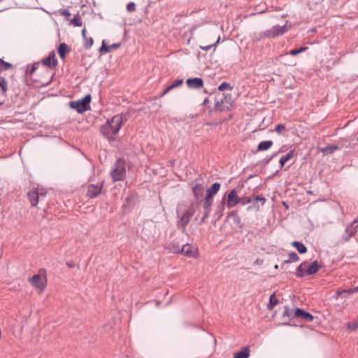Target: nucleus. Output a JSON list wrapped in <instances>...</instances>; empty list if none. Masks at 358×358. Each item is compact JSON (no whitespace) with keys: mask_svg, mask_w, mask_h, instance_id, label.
I'll return each instance as SVG.
<instances>
[{"mask_svg":"<svg viewBox=\"0 0 358 358\" xmlns=\"http://www.w3.org/2000/svg\"><path fill=\"white\" fill-rule=\"evenodd\" d=\"M127 121V117L123 114H117L107 122L101 127V134L108 141H114L115 135L118 133L122 124Z\"/></svg>","mask_w":358,"mask_h":358,"instance_id":"nucleus-1","label":"nucleus"},{"mask_svg":"<svg viewBox=\"0 0 358 358\" xmlns=\"http://www.w3.org/2000/svg\"><path fill=\"white\" fill-rule=\"evenodd\" d=\"M194 213L195 209L193 205L189 206L185 208H183L182 206H179L177 208V216L178 218L177 227L182 230V233H186V227Z\"/></svg>","mask_w":358,"mask_h":358,"instance_id":"nucleus-2","label":"nucleus"},{"mask_svg":"<svg viewBox=\"0 0 358 358\" xmlns=\"http://www.w3.org/2000/svg\"><path fill=\"white\" fill-rule=\"evenodd\" d=\"M91 95L87 94L82 99L69 102V106L78 113H83L90 108Z\"/></svg>","mask_w":358,"mask_h":358,"instance_id":"nucleus-3","label":"nucleus"},{"mask_svg":"<svg viewBox=\"0 0 358 358\" xmlns=\"http://www.w3.org/2000/svg\"><path fill=\"white\" fill-rule=\"evenodd\" d=\"M126 175L125 162L120 159H118L115 164V168L110 171V176L113 181L122 180Z\"/></svg>","mask_w":358,"mask_h":358,"instance_id":"nucleus-4","label":"nucleus"},{"mask_svg":"<svg viewBox=\"0 0 358 358\" xmlns=\"http://www.w3.org/2000/svg\"><path fill=\"white\" fill-rule=\"evenodd\" d=\"M46 271L45 269H40L39 274L33 275L29 278V282L36 289L43 291L47 285L45 277Z\"/></svg>","mask_w":358,"mask_h":358,"instance_id":"nucleus-5","label":"nucleus"},{"mask_svg":"<svg viewBox=\"0 0 358 358\" xmlns=\"http://www.w3.org/2000/svg\"><path fill=\"white\" fill-rule=\"evenodd\" d=\"M46 196V192L43 189L35 188L28 192L27 198L32 207H36L39 200H42Z\"/></svg>","mask_w":358,"mask_h":358,"instance_id":"nucleus-6","label":"nucleus"},{"mask_svg":"<svg viewBox=\"0 0 358 358\" xmlns=\"http://www.w3.org/2000/svg\"><path fill=\"white\" fill-rule=\"evenodd\" d=\"M173 253L175 254H182L185 255L187 257H194L195 258L198 254L197 248L193 246L191 244L186 243L182 246L181 248H178V250H174Z\"/></svg>","mask_w":358,"mask_h":358,"instance_id":"nucleus-7","label":"nucleus"},{"mask_svg":"<svg viewBox=\"0 0 358 358\" xmlns=\"http://www.w3.org/2000/svg\"><path fill=\"white\" fill-rule=\"evenodd\" d=\"M104 181L96 184H90L87 186V196L90 199L96 198L102 192Z\"/></svg>","mask_w":358,"mask_h":358,"instance_id":"nucleus-8","label":"nucleus"},{"mask_svg":"<svg viewBox=\"0 0 358 358\" xmlns=\"http://www.w3.org/2000/svg\"><path fill=\"white\" fill-rule=\"evenodd\" d=\"M287 31L286 25L280 26L275 25L272 27L271 29L266 30L264 33V36L267 38H275L276 36L284 34Z\"/></svg>","mask_w":358,"mask_h":358,"instance_id":"nucleus-9","label":"nucleus"},{"mask_svg":"<svg viewBox=\"0 0 358 358\" xmlns=\"http://www.w3.org/2000/svg\"><path fill=\"white\" fill-rule=\"evenodd\" d=\"M357 222L358 221L355 220L350 224L346 227L345 232L342 236V238L344 241H348L350 238L357 233L358 229Z\"/></svg>","mask_w":358,"mask_h":358,"instance_id":"nucleus-10","label":"nucleus"},{"mask_svg":"<svg viewBox=\"0 0 358 358\" xmlns=\"http://www.w3.org/2000/svg\"><path fill=\"white\" fill-rule=\"evenodd\" d=\"M222 98L217 99L215 101V111L223 112V111H227V110H230V107L229 106V101L227 100V95H226L225 94H222Z\"/></svg>","mask_w":358,"mask_h":358,"instance_id":"nucleus-11","label":"nucleus"},{"mask_svg":"<svg viewBox=\"0 0 358 358\" xmlns=\"http://www.w3.org/2000/svg\"><path fill=\"white\" fill-rule=\"evenodd\" d=\"M240 196H238V192L236 189H233L229 192V193L227 194V197L226 199V205L228 208H231L234 206H236L237 204L239 203Z\"/></svg>","mask_w":358,"mask_h":358,"instance_id":"nucleus-12","label":"nucleus"},{"mask_svg":"<svg viewBox=\"0 0 358 358\" xmlns=\"http://www.w3.org/2000/svg\"><path fill=\"white\" fill-rule=\"evenodd\" d=\"M294 316H295V318H299L304 322H312L314 319L313 315L300 308H297L294 310Z\"/></svg>","mask_w":358,"mask_h":358,"instance_id":"nucleus-13","label":"nucleus"},{"mask_svg":"<svg viewBox=\"0 0 358 358\" xmlns=\"http://www.w3.org/2000/svg\"><path fill=\"white\" fill-rule=\"evenodd\" d=\"M41 64L49 68L53 69L57 65V59L55 51L50 52L48 56L41 60Z\"/></svg>","mask_w":358,"mask_h":358,"instance_id":"nucleus-14","label":"nucleus"},{"mask_svg":"<svg viewBox=\"0 0 358 358\" xmlns=\"http://www.w3.org/2000/svg\"><path fill=\"white\" fill-rule=\"evenodd\" d=\"M186 84L189 89H200L203 87V80L198 77L188 78Z\"/></svg>","mask_w":358,"mask_h":358,"instance_id":"nucleus-15","label":"nucleus"},{"mask_svg":"<svg viewBox=\"0 0 358 358\" xmlns=\"http://www.w3.org/2000/svg\"><path fill=\"white\" fill-rule=\"evenodd\" d=\"M226 203V196H224L220 203L217 205L215 211L214 213V218L215 221L219 220L223 215V212L225 208Z\"/></svg>","mask_w":358,"mask_h":358,"instance_id":"nucleus-16","label":"nucleus"},{"mask_svg":"<svg viewBox=\"0 0 358 358\" xmlns=\"http://www.w3.org/2000/svg\"><path fill=\"white\" fill-rule=\"evenodd\" d=\"M220 183L214 182L210 187L206 189V194L205 198L213 199L214 195H215L220 189Z\"/></svg>","mask_w":358,"mask_h":358,"instance_id":"nucleus-17","label":"nucleus"},{"mask_svg":"<svg viewBox=\"0 0 358 358\" xmlns=\"http://www.w3.org/2000/svg\"><path fill=\"white\" fill-rule=\"evenodd\" d=\"M321 267L322 265L317 261H314L307 266L306 275H310L316 273Z\"/></svg>","mask_w":358,"mask_h":358,"instance_id":"nucleus-18","label":"nucleus"},{"mask_svg":"<svg viewBox=\"0 0 358 358\" xmlns=\"http://www.w3.org/2000/svg\"><path fill=\"white\" fill-rule=\"evenodd\" d=\"M307 262H302L296 269V275L299 278H302L306 274Z\"/></svg>","mask_w":358,"mask_h":358,"instance_id":"nucleus-19","label":"nucleus"},{"mask_svg":"<svg viewBox=\"0 0 358 358\" xmlns=\"http://www.w3.org/2000/svg\"><path fill=\"white\" fill-rule=\"evenodd\" d=\"M294 152H295L294 150H291L289 151V152L286 155L282 157L280 159V160H279L280 169H282L284 166V165L285 164V163L293 157Z\"/></svg>","mask_w":358,"mask_h":358,"instance_id":"nucleus-20","label":"nucleus"},{"mask_svg":"<svg viewBox=\"0 0 358 358\" xmlns=\"http://www.w3.org/2000/svg\"><path fill=\"white\" fill-rule=\"evenodd\" d=\"M69 51V46L64 43H60L57 48V52L62 59H64Z\"/></svg>","mask_w":358,"mask_h":358,"instance_id":"nucleus-21","label":"nucleus"},{"mask_svg":"<svg viewBox=\"0 0 358 358\" xmlns=\"http://www.w3.org/2000/svg\"><path fill=\"white\" fill-rule=\"evenodd\" d=\"M273 143L271 140L261 141L257 145V151L267 150L273 145Z\"/></svg>","mask_w":358,"mask_h":358,"instance_id":"nucleus-22","label":"nucleus"},{"mask_svg":"<svg viewBox=\"0 0 358 358\" xmlns=\"http://www.w3.org/2000/svg\"><path fill=\"white\" fill-rule=\"evenodd\" d=\"M299 259V257L298 255L295 252H291L289 254L288 259L283 261V262H282V264L281 265V267L283 268V266L285 264H287L288 263H292V262H297Z\"/></svg>","mask_w":358,"mask_h":358,"instance_id":"nucleus-23","label":"nucleus"},{"mask_svg":"<svg viewBox=\"0 0 358 358\" xmlns=\"http://www.w3.org/2000/svg\"><path fill=\"white\" fill-rule=\"evenodd\" d=\"M292 245L297 250L300 254H304L307 252V248L303 243L301 242L294 241L292 242Z\"/></svg>","mask_w":358,"mask_h":358,"instance_id":"nucleus-24","label":"nucleus"},{"mask_svg":"<svg viewBox=\"0 0 358 358\" xmlns=\"http://www.w3.org/2000/svg\"><path fill=\"white\" fill-rule=\"evenodd\" d=\"M250 356V350L248 348H243L242 350L234 355V358H248Z\"/></svg>","mask_w":358,"mask_h":358,"instance_id":"nucleus-25","label":"nucleus"},{"mask_svg":"<svg viewBox=\"0 0 358 358\" xmlns=\"http://www.w3.org/2000/svg\"><path fill=\"white\" fill-rule=\"evenodd\" d=\"M338 146L335 145H329L326 147L322 148L320 151L324 154H331L334 153L336 150H338Z\"/></svg>","mask_w":358,"mask_h":358,"instance_id":"nucleus-26","label":"nucleus"},{"mask_svg":"<svg viewBox=\"0 0 358 358\" xmlns=\"http://www.w3.org/2000/svg\"><path fill=\"white\" fill-rule=\"evenodd\" d=\"M357 292H358V285L357 287H352V288H350L348 289H342V290L337 291L338 295H340V296L343 295L344 296H345L346 294H352L357 293Z\"/></svg>","mask_w":358,"mask_h":358,"instance_id":"nucleus-27","label":"nucleus"},{"mask_svg":"<svg viewBox=\"0 0 358 358\" xmlns=\"http://www.w3.org/2000/svg\"><path fill=\"white\" fill-rule=\"evenodd\" d=\"M282 317L283 319L285 317H288L289 320H291L295 318V316H294V313H292V309H290L289 306H285L284 307V312L282 315Z\"/></svg>","mask_w":358,"mask_h":358,"instance_id":"nucleus-28","label":"nucleus"},{"mask_svg":"<svg viewBox=\"0 0 358 358\" xmlns=\"http://www.w3.org/2000/svg\"><path fill=\"white\" fill-rule=\"evenodd\" d=\"M10 69H13V64L0 58V73Z\"/></svg>","mask_w":358,"mask_h":358,"instance_id":"nucleus-29","label":"nucleus"},{"mask_svg":"<svg viewBox=\"0 0 358 358\" xmlns=\"http://www.w3.org/2000/svg\"><path fill=\"white\" fill-rule=\"evenodd\" d=\"M281 152H282V151L279 150L278 152L273 153L271 156L264 158V159L261 160L259 162V164L262 166H266L275 157L277 156V155L278 153H280Z\"/></svg>","mask_w":358,"mask_h":358,"instance_id":"nucleus-30","label":"nucleus"},{"mask_svg":"<svg viewBox=\"0 0 358 358\" xmlns=\"http://www.w3.org/2000/svg\"><path fill=\"white\" fill-rule=\"evenodd\" d=\"M203 192V188L201 184H196L193 187V192L197 199L202 196Z\"/></svg>","mask_w":358,"mask_h":358,"instance_id":"nucleus-31","label":"nucleus"},{"mask_svg":"<svg viewBox=\"0 0 358 358\" xmlns=\"http://www.w3.org/2000/svg\"><path fill=\"white\" fill-rule=\"evenodd\" d=\"M346 327L351 331L357 330L358 329V317L353 321L348 322Z\"/></svg>","mask_w":358,"mask_h":358,"instance_id":"nucleus-32","label":"nucleus"},{"mask_svg":"<svg viewBox=\"0 0 358 358\" xmlns=\"http://www.w3.org/2000/svg\"><path fill=\"white\" fill-rule=\"evenodd\" d=\"M213 203V199L205 198V201H204V203H203V208H204V211L206 212V213H210Z\"/></svg>","mask_w":358,"mask_h":358,"instance_id":"nucleus-33","label":"nucleus"},{"mask_svg":"<svg viewBox=\"0 0 358 358\" xmlns=\"http://www.w3.org/2000/svg\"><path fill=\"white\" fill-rule=\"evenodd\" d=\"M71 23L75 27H81L83 25V22L79 14L76 15L71 20Z\"/></svg>","mask_w":358,"mask_h":358,"instance_id":"nucleus-34","label":"nucleus"},{"mask_svg":"<svg viewBox=\"0 0 358 358\" xmlns=\"http://www.w3.org/2000/svg\"><path fill=\"white\" fill-rule=\"evenodd\" d=\"M308 47L306 46H302L299 49H294V50H290L288 54H289L290 55L292 56H296L297 55H299V53H301V52H305L306 50H308Z\"/></svg>","mask_w":358,"mask_h":358,"instance_id":"nucleus-35","label":"nucleus"},{"mask_svg":"<svg viewBox=\"0 0 358 358\" xmlns=\"http://www.w3.org/2000/svg\"><path fill=\"white\" fill-rule=\"evenodd\" d=\"M0 87L1 89L2 94H4L8 90L7 82L3 76H0Z\"/></svg>","mask_w":358,"mask_h":358,"instance_id":"nucleus-36","label":"nucleus"},{"mask_svg":"<svg viewBox=\"0 0 358 358\" xmlns=\"http://www.w3.org/2000/svg\"><path fill=\"white\" fill-rule=\"evenodd\" d=\"M278 303V300L275 297V294H273L271 295L269 299V303L268 305V309H272L275 305Z\"/></svg>","mask_w":358,"mask_h":358,"instance_id":"nucleus-37","label":"nucleus"},{"mask_svg":"<svg viewBox=\"0 0 358 358\" xmlns=\"http://www.w3.org/2000/svg\"><path fill=\"white\" fill-rule=\"evenodd\" d=\"M239 201H240L239 203H241V205H243V206L253 202V199H252V197H249V196L240 197Z\"/></svg>","mask_w":358,"mask_h":358,"instance_id":"nucleus-38","label":"nucleus"},{"mask_svg":"<svg viewBox=\"0 0 358 358\" xmlns=\"http://www.w3.org/2000/svg\"><path fill=\"white\" fill-rule=\"evenodd\" d=\"M218 90L219 91H224L225 90H232V87L230 85L229 83H222V84H220L218 87H217Z\"/></svg>","mask_w":358,"mask_h":358,"instance_id":"nucleus-39","label":"nucleus"},{"mask_svg":"<svg viewBox=\"0 0 358 358\" xmlns=\"http://www.w3.org/2000/svg\"><path fill=\"white\" fill-rule=\"evenodd\" d=\"M85 40V44L84 46L86 49H89L91 48L94 43V40L92 37H87Z\"/></svg>","mask_w":358,"mask_h":358,"instance_id":"nucleus-40","label":"nucleus"},{"mask_svg":"<svg viewBox=\"0 0 358 358\" xmlns=\"http://www.w3.org/2000/svg\"><path fill=\"white\" fill-rule=\"evenodd\" d=\"M183 83L182 79H177L174 82H173L172 84L169 85V89H171V90L177 87L180 86Z\"/></svg>","mask_w":358,"mask_h":358,"instance_id":"nucleus-41","label":"nucleus"},{"mask_svg":"<svg viewBox=\"0 0 358 358\" xmlns=\"http://www.w3.org/2000/svg\"><path fill=\"white\" fill-rule=\"evenodd\" d=\"M252 199H253V202L260 201L262 203V206H263L266 202V199L262 195L254 196Z\"/></svg>","mask_w":358,"mask_h":358,"instance_id":"nucleus-42","label":"nucleus"},{"mask_svg":"<svg viewBox=\"0 0 358 358\" xmlns=\"http://www.w3.org/2000/svg\"><path fill=\"white\" fill-rule=\"evenodd\" d=\"M220 37L219 36L217 40L213 44H210V45H206V46H200V49L203 50H210L212 47L213 46H215L217 45V44L219 43L220 42Z\"/></svg>","mask_w":358,"mask_h":358,"instance_id":"nucleus-43","label":"nucleus"},{"mask_svg":"<svg viewBox=\"0 0 358 358\" xmlns=\"http://www.w3.org/2000/svg\"><path fill=\"white\" fill-rule=\"evenodd\" d=\"M127 10L129 13H133L136 10V3L134 2H129L127 5Z\"/></svg>","mask_w":358,"mask_h":358,"instance_id":"nucleus-44","label":"nucleus"},{"mask_svg":"<svg viewBox=\"0 0 358 358\" xmlns=\"http://www.w3.org/2000/svg\"><path fill=\"white\" fill-rule=\"evenodd\" d=\"M229 216L234 217V220L235 223H236L237 224H241V218L237 215L236 211H232L231 213H230Z\"/></svg>","mask_w":358,"mask_h":358,"instance_id":"nucleus-45","label":"nucleus"},{"mask_svg":"<svg viewBox=\"0 0 358 358\" xmlns=\"http://www.w3.org/2000/svg\"><path fill=\"white\" fill-rule=\"evenodd\" d=\"M99 51L100 52H109L110 51V45L109 46L106 45V43H105V41H103L101 46V48L99 49Z\"/></svg>","mask_w":358,"mask_h":358,"instance_id":"nucleus-46","label":"nucleus"},{"mask_svg":"<svg viewBox=\"0 0 358 358\" xmlns=\"http://www.w3.org/2000/svg\"><path fill=\"white\" fill-rule=\"evenodd\" d=\"M285 129V126L283 124H278L275 126L274 131H275L278 134L280 135L282 134V131Z\"/></svg>","mask_w":358,"mask_h":358,"instance_id":"nucleus-47","label":"nucleus"},{"mask_svg":"<svg viewBox=\"0 0 358 358\" xmlns=\"http://www.w3.org/2000/svg\"><path fill=\"white\" fill-rule=\"evenodd\" d=\"M62 16L69 17L71 15V13L67 9H60L58 11Z\"/></svg>","mask_w":358,"mask_h":358,"instance_id":"nucleus-48","label":"nucleus"},{"mask_svg":"<svg viewBox=\"0 0 358 358\" xmlns=\"http://www.w3.org/2000/svg\"><path fill=\"white\" fill-rule=\"evenodd\" d=\"M38 63H34L32 65L31 69L29 71V73L32 74L38 69Z\"/></svg>","mask_w":358,"mask_h":358,"instance_id":"nucleus-49","label":"nucleus"},{"mask_svg":"<svg viewBox=\"0 0 358 358\" xmlns=\"http://www.w3.org/2000/svg\"><path fill=\"white\" fill-rule=\"evenodd\" d=\"M209 214L210 213H206V212L204 211V215H203V217L201 219V222H200L201 224L204 223L206 222V220L208 217Z\"/></svg>","mask_w":358,"mask_h":358,"instance_id":"nucleus-50","label":"nucleus"},{"mask_svg":"<svg viewBox=\"0 0 358 358\" xmlns=\"http://www.w3.org/2000/svg\"><path fill=\"white\" fill-rule=\"evenodd\" d=\"M120 45H121L120 43H113V44L110 45V50H113V49H117V48H120Z\"/></svg>","mask_w":358,"mask_h":358,"instance_id":"nucleus-51","label":"nucleus"},{"mask_svg":"<svg viewBox=\"0 0 358 358\" xmlns=\"http://www.w3.org/2000/svg\"><path fill=\"white\" fill-rule=\"evenodd\" d=\"M66 266H67L68 267H69V268H74V267H76V263H75V262H66Z\"/></svg>","mask_w":358,"mask_h":358,"instance_id":"nucleus-52","label":"nucleus"},{"mask_svg":"<svg viewBox=\"0 0 358 358\" xmlns=\"http://www.w3.org/2000/svg\"><path fill=\"white\" fill-rule=\"evenodd\" d=\"M171 89H169V86H168L164 90V92H162V96H164L165 94H166L169 91H171Z\"/></svg>","mask_w":358,"mask_h":358,"instance_id":"nucleus-53","label":"nucleus"},{"mask_svg":"<svg viewBox=\"0 0 358 358\" xmlns=\"http://www.w3.org/2000/svg\"><path fill=\"white\" fill-rule=\"evenodd\" d=\"M86 32H87L86 29L85 28L83 29V30H82V36L83 37L84 39L87 38Z\"/></svg>","mask_w":358,"mask_h":358,"instance_id":"nucleus-54","label":"nucleus"},{"mask_svg":"<svg viewBox=\"0 0 358 358\" xmlns=\"http://www.w3.org/2000/svg\"><path fill=\"white\" fill-rule=\"evenodd\" d=\"M172 246H173V248H172V252H173V250H178V248H180L179 247V245H177V246L176 247V246H175V243H172Z\"/></svg>","mask_w":358,"mask_h":358,"instance_id":"nucleus-55","label":"nucleus"},{"mask_svg":"<svg viewBox=\"0 0 358 358\" xmlns=\"http://www.w3.org/2000/svg\"><path fill=\"white\" fill-rule=\"evenodd\" d=\"M253 208H255L257 210H259V204H257L256 203H255L253 204V206H252Z\"/></svg>","mask_w":358,"mask_h":358,"instance_id":"nucleus-56","label":"nucleus"},{"mask_svg":"<svg viewBox=\"0 0 358 358\" xmlns=\"http://www.w3.org/2000/svg\"><path fill=\"white\" fill-rule=\"evenodd\" d=\"M208 102H209L208 98H206V99L203 100V105H206Z\"/></svg>","mask_w":358,"mask_h":358,"instance_id":"nucleus-57","label":"nucleus"},{"mask_svg":"<svg viewBox=\"0 0 358 358\" xmlns=\"http://www.w3.org/2000/svg\"><path fill=\"white\" fill-rule=\"evenodd\" d=\"M275 269H278V265H275Z\"/></svg>","mask_w":358,"mask_h":358,"instance_id":"nucleus-58","label":"nucleus"},{"mask_svg":"<svg viewBox=\"0 0 358 358\" xmlns=\"http://www.w3.org/2000/svg\"><path fill=\"white\" fill-rule=\"evenodd\" d=\"M284 324H285V325H288L289 324H288V323H287V322H285V323H284Z\"/></svg>","mask_w":358,"mask_h":358,"instance_id":"nucleus-59","label":"nucleus"},{"mask_svg":"<svg viewBox=\"0 0 358 358\" xmlns=\"http://www.w3.org/2000/svg\"><path fill=\"white\" fill-rule=\"evenodd\" d=\"M2 104H3V102L0 101V106H1Z\"/></svg>","mask_w":358,"mask_h":358,"instance_id":"nucleus-60","label":"nucleus"},{"mask_svg":"<svg viewBox=\"0 0 358 358\" xmlns=\"http://www.w3.org/2000/svg\"><path fill=\"white\" fill-rule=\"evenodd\" d=\"M357 141H358V137H357Z\"/></svg>","mask_w":358,"mask_h":358,"instance_id":"nucleus-61","label":"nucleus"}]
</instances>
